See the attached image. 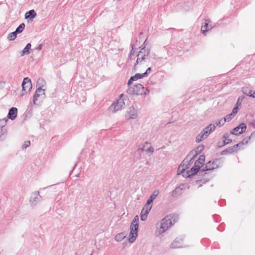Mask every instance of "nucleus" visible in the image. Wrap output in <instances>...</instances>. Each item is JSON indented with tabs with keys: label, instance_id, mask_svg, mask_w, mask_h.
Masks as SVG:
<instances>
[{
	"label": "nucleus",
	"instance_id": "obj_1",
	"mask_svg": "<svg viewBox=\"0 0 255 255\" xmlns=\"http://www.w3.org/2000/svg\"><path fill=\"white\" fill-rule=\"evenodd\" d=\"M173 217L170 215H168L161 221L158 225L159 227H157V232L159 235L164 233L175 224L176 221L175 219H173Z\"/></svg>",
	"mask_w": 255,
	"mask_h": 255
},
{
	"label": "nucleus",
	"instance_id": "obj_2",
	"mask_svg": "<svg viewBox=\"0 0 255 255\" xmlns=\"http://www.w3.org/2000/svg\"><path fill=\"white\" fill-rule=\"evenodd\" d=\"M197 156V152L196 150L191 151L187 155V157L182 162L180 166L178 169V174H180V170L182 168L181 172L183 173L184 171L190 168V166L193 164L196 157Z\"/></svg>",
	"mask_w": 255,
	"mask_h": 255
},
{
	"label": "nucleus",
	"instance_id": "obj_3",
	"mask_svg": "<svg viewBox=\"0 0 255 255\" xmlns=\"http://www.w3.org/2000/svg\"><path fill=\"white\" fill-rule=\"evenodd\" d=\"M37 83V85L40 84V85L36 89L33 96V101L34 104H36V102L39 100H42L45 97V90L42 88L44 86L43 84H45L44 80L43 79H39Z\"/></svg>",
	"mask_w": 255,
	"mask_h": 255
},
{
	"label": "nucleus",
	"instance_id": "obj_4",
	"mask_svg": "<svg viewBox=\"0 0 255 255\" xmlns=\"http://www.w3.org/2000/svg\"><path fill=\"white\" fill-rule=\"evenodd\" d=\"M128 86V92L130 94H133L136 95H147L149 93V91L147 89H145L143 86L141 84H138L134 85L133 87Z\"/></svg>",
	"mask_w": 255,
	"mask_h": 255
},
{
	"label": "nucleus",
	"instance_id": "obj_5",
	"mask_svg": "<svg viewBox=\"0 0 255 255\" xmlns=\"http://www.w3.org/2000/svg\"><path fill=\"white\" fill-rule=\"evenodd\" d=\"M216 127L214 124H210L208 126L205 128L202 131L196 136V141L200 142L206 138L215 130Z\"/></svg>",
	"mask_w": 255,
	"mask_h": 255
},
{
	"label": "nucleus",
	"instance_id": "obj_6",
	"mask_svg": "<svg viewBox=\"0 0 255 255\" xmlns=\"http://www.w3.org/2000/svg\"><path fill=\"white\" fill-rule=\"evenodd\" d=\"M122 97L123 94H121L119 96V99L112 104L109 108V111L114 113L125 108V103L124 101V99L122 98Z\"/></svg>",
	"mask_w": 255,
	"mask_h": 255
},
{
	"label": "nucleus",
	"instance_id": "obj_7",
	"mask_svg": "<svg viewBox=\"0 0 255 255\" xmlns=\"http://www.w3.org/2000/svg\"><path fill=\"white\" fill-rule=\"evenodd\" d=\"M223 160L221 158H217L213 161H209L205 165V168L201 170L202 172L213 170L220 168L222 166Z\"/></svg>",
	"mask_w": 255,
	"mask_h": 255
},
{
	"label": "nucleus",
	"instance_id": "obj_8",
	"mask_svg": "<svg viewBox=\"0 0 255 255\" xmlns=\"http://www.w3.org/2000/svg\"><path fill=\"white\" fill-rule=\"evenodd\" d=\"M202 166L201 164L197 160L194 163V166L190 170L187 171L186 174H183V176L187 177L195 175L199 171Z\"/></svg>",
	"mask_w": 255,
	"mask_h": 255
},
{
	"label": "nucleus",
	"instance_id": "obj_9",
	"mask_svg": "<svg viewBox=\"0 0 255 255\" xmlns=\"http://www.w3.org/2000/svg\"><path fill=\"white\" fill-rule=\"evenodd\" d=\"M184 237L183 236L177 238L171 244V248L176 249L179 248L185 247L183 244Z\"/></svg>",
	"mask_w": 255,
	"mask_h": 255
},
{
	"label": "nucleus",
	"instance_id": "obj_10",
	"mask_svg": "<svg viewBox=\"0 0 255 255\" xmlns=\"http://www.w3.org/2000/svg\"><path fill=\"white\" fill-rule=\"evenodd\" d=\"M138 228L130 226V233L128 236V242L132 243L137 237V231Z\"/></svg>",
	"mask_w": 255,
	"mask_h": 255
},
{
	"label": "nucleus",
	"instance_id": "obj_11",
	"mask_svg": "<svg viewBox=\"0 0 255 255\" xmlns=\"http://www.w3.org/2000/svg\"><path fill=\"white\" fill-rule=\"evenodd\" d=\"M246 125L244 123H242L238 127L235 128L231 131V133L232 134L238 135L245 132L246 131Z\"/></svg>",
	"mask_w": 255,
	"mask_h": 255
},
{
	"label": "nucleus",
	"instance_id": "obj_12",
	"mask_svg": "<svg viewBox=\"0 0 255 255\" xmlns=\"http://www.w3.org/2000/svg\"><path fill=\"white\" fill-rule=\"evenodd\" d=\"M22 90L27 92L32 88V84L30 79L28 78H24L22 83Z\"/></svg>",
	"mask_w": 255,
	"mask_h": 255
},
{
	"label": "nucleus",
	"instance_id": "obj_13",
	"mask_svg": "<svg viewBox=\"0 0 255 255\" xmlns=\"http://www.w3.org/2000/svg\"><path fill=\"white\" fill-rule=\"evenodd\" d=\"M42 200L38 191H35L31 194L30 202L32 205H36Z\"/></svg>",
	"mask_w": 255,
	"mask_h": 255
},
{
	"label": "nucleus",
	"instance_id": "obj_14",
	"mask_svg": "<svg viewBox=\"0 0 255 255\" xmlns=\"http://www.w3.org/2000/svg\"><path fill=\"white\" fill-rule=\"evenodd\" d=\"M17 115V109L16 108H11L8 111L7 114V118L11 120H14Z\"/></svg>",
	"mask_w": 255,
	"mask_h": 255
},
{
	"label": "nucleus",
	"instance_id": "obj_15",
	"mask_svg": "<svg viewBox=\"0 0 255 255\" xmlns=\"http://www.w3.org/2000/svg\"><path fill=\"white\" fill-rule=\"evenodd\" d=\"M242 92L247 96L255 98V91L250 89L248 87H243L242 90Z\"/></svg>",
	"mask_w": 255,
	"mask_h": 255
},
{
	"label": "nucleus",
	"instance_id": "obj_16",
	"mask_svg": "<svg viewBox=\"0 0 255 255\" xmlns=\"http://www.w3.org/2000/svg\"><path fill=\"white\" fill-rule=\"evenodd\" d=\"M144 77L145 76H144V74L143 73H137L135 74L134 76L130 77V78L128 80V86L130 85L133 81H136L138 79L142 78L143 77Z\"/></svg>",
	"mask_w": 255,
	"mask_h": 255
},
{
	"label": "nucleus",
	"instance_id": "obj_17",
	"mask_svg": "<svg viewBox=\"0 0 255 255\" xmlns=\"http://www.w3.org/2000/svg\"><path fill=\"white\" fill-rule=\"evenodd\" d=\"M230 134L228 133H226L223 135V143L222 144H219V147H222L223 146L228 144L232 142V139L229 138Z\"/></svg>",
	"mask_w": 255,
	"mask_h": 255
},
{
	"label": "nucleus",
	"instance_id": "obj_18",
	"mask_svg": "<svg viewBox=\"0 0 255 255\" xmlns=\"http://www.w3.org/2000/svg\"><path fill=\"white\" fill-rule=\"evenodd\" d=\"M149 53V50L145 49V47L142 48L141 50L138 52L137 56L141 57V60H144L146 56Z\"/></svg>",
	"mask_w": 255,
	"mask_h": 255
},
{
	"label": "nucleus",
	"instance_id": "obj_19",
	"mask_svg": "<svg viewBox=\"0 0 255 255\" xmlns=\"http://www.w3.org/2000/svg\"><path fill=\"white\" fill-rule=\"evenodd\" d=\"M148 142L146 141L144 143V144L142 145V147H139L138 148L139 151H145L146 152H150L151 154H152L154 151L153 148H152L151 146H150L149 147L147 148V149L145 148V145L148 144Z\"/></svg>",
	"mask_w": 255,
	"mask_h": 255
},
{
	"label": "nucleus",
	"instance_id": "obj_20",
	"mask_svg": "<svg viewBox=\"0 0 255 255\" xmlns=\"http://www.w3.org/2000/svg\"><path fill=\"white\" fill-rule=\"evenodd\" d=\"M159 193V191L158 190H154L147 201V202H148V204H151L153 200L158 196Z\"/></svg>",
	"mask_w": 255,
	"mask_h": 255
},
{
	"label": "nucleus",
	"instance_id": "obj_21",
	"mask_svg": "<svg viewBox=\"0 0 255 255\" xmlns=\"http://www.w3.org/2000/svg\"><path fill=\"white\" fill-rule=\"evenodd\" d=\"M31 47V44L30 43H27L24 49L20 52L21 56H23L24 55L29 54L30 53Z\"/></svg>",
	"mask_w": 255,
	"mask_h": 255
},
{
	"label": "nucleus",
	"instance_id": "obj_22",
	"mask_svg": "<svg viewBox=\"0 0 255 255\" xmlns=\"http://www.w3.org/2000/svg\"><path fill=\"white\" fill-rule=\"evenodd\" d=\"M36 16V13L33 9H31L28 12H26L25 14V18L26 19L30 18L31 19H33Z\"/></svg>",
	"mask_w": 255,
	"mask_h": 255
},
{
	"label": "nucleus",
	"instance_id": "obj_23",
	"mask_svg": "<svg viewBox=\"0 0 255 255\" xmlns=\"http://www.w3.org/2000/svg\"><path fill=\"white\" fill-rule=\"evenodd\" d=\"M128 113L130 119H135L137 118L136 112L133 108H130Z\"/></svg>",
	"mask_w": 255,
	"mask_h": 255
},
{
	"label": "nucleus",
	"instance_id": "obj_24",
	"mask_svg": "<svg viewBox=\"0 0 255 255\" xmlns=\"http://www.w3.org/2000/svg\"><path fill=\"white\" fill-rule=\"evenodd\" d=\"M238 149H236L235 146H232L229 148L222 151V154H226L227 153H232L233 152L237 151Z\"/></svg>",
	"mask_w": 255,
	"mask_h": 255
},
{
	"label": "nucleus",
	"instance_id": "obj_25",
	"mask_svg": "<svg viewBox=\"0 0 255 255\" xmlns=\"http://www.w3.org/2000/svg\"><path fill=\"white\" fill-rule=\"evenodd\" d=\"M150 204H148V202H146V203L145 204L141 211L142 213L148 214V213L150 212L152 208V206H150Z\"/></svg>",
	"mask_w": 255,
	"mask_h": 255
},
{
	"label": "nucleus",
	"instance_id": "obj_26",
	"mask_svg": "<svg viewBox=\"0 0 255 255\" xmlns=\"http://www.w3.org/2000/svg\"><path fill=\"white\" fill-rule=\"evenodd\" d=\"M138 220H139V218H138V216H135L133 220L132 221V222L130 224V227H137L138 228V227H139V225H138Z\"/></svg>",
	"mask_w": 255,
	"mask_h": 255
},
{
	"label": "nucleus",
	"instance_id": "obj_27",
	"mask_svg": "<svg viewBox=\"0 0 255 255\" xmlns=\"http://www.w3.org/2000/svg\"><path fill=\"white\" fill-rule=\"evenodd\" d=\"M126 237V235L124 233H120L118 234L115 238V239L117 242H121Z\"/></svg>",
	"mask_w": 255,
	"mask_h": 255
},
{
	"label": "nucleus",
	"instance_id": "obj_28",
	"mask_svg": "<svg viewBox=\"0 0 255 255\" xmlns=\"http://www.w3.org/2000/svg\"><path fill=\"white\" fill-rule=\"evenodd\" d=\"M25 24L24 23H21L16 29L15 32L17 33H20L22 32L25 27Z\"/></svg>",
	"mask_w": 255,
	"mask_h": 255
},
{
	"label": "nucleus",
	"instance_id": "obj_29",
	"mask_svg": "<svg viewBox=\"0 0 255 255\" xmlns=\"http://www.w3.org/2000/svg\"><path fill=\"white\" fill-rule=\"evenodd\" d=\"M17 33L15 31H13L12 32L10 33L7 36V39L9 40H14L17 36Z\"/></svg>",
	"mask_w": 255,
	"mask_h": 255
},
{
	"label": "nucleus",
	"instance_id": "obj_30",
	"mask_svg": "<svg viewBox=\"0 0 255 255\" xmlns=\"http://www.w3.org/2000/svg\"><path fill=\"white\" fill-rule=\"evenodd\" d=\"M182 190L180 187H176L172 192V196H176V194H181V190Z\"/></svg>",
	"mask_w": 255,
	"mask_h": 255
},
{
	"label": "nucleus",
	"instance_id": "obj_31",
	"mask_svg": "<svg viewBox=\"0 0 255 255\" xmlns=\"http://www.w3.org/2000/svg\"><path fill=\"white\" fill-rule=\"evenodd\" d=\"M209 29V24L208 23H205L204 25H203L201 27V32L202 33H205L206 31H208Z\"/></svg>",
	"mask_w": 255,
	"mask_h": 255
},
{
	"label": "nucleus",
	"instance_id": "obj_32",
	"mask_svg": "<svg viewBox=\"0 0 255 255\" xmlns=\"http://www.w3.org/2000/svg\"><path fill=\"white\" fill-rule=\"evenodd\" d=\"M225 122H226V121H225V119H221V120L218 121V122H216V123L214 124L215 125V127L216 126L221 127L222 126L224 125Z\"/></svg>",
	"mask_w": 255,
	"mask_h": 255
},
{
	"label": "nucleus",
	"instance_id": "obj_33",
	"mask_svg": "<svg viewBox=\"0 0 255 255\" xmlns=\"http://www.w3.org/2000/svg\"><path fill=\"white\" fill-rule=\"evenodd\" d=\"M205 160V156L204 155H201L199 156V158L197 160L203 166L204 164V162Z\"/></svg>",
	"mask_w": 255,
	"mask_h": 255
},
{
	"label": "nucleus",
	"instance_id": "obj_34",
	"mask_svg": "<svg viewBox=\"0 0 255 255\" xmlns=\"http://www.w3.org/2000/svg\"><path fill=\"white\" fill-rule=\"evenodd\" d=\"M251 139V136H248L244 138L243 140L241 142L242 145L247 144Z\"/></svg>",
	"mask_w": 255,
	"mask_h": 255
},
{
	"label": "nucleus",
	"instance_id": "obj_35",
	"mask_svg": "<svg viewBox=\"0 0 255 255\" xmlns=\"http://www.w3.org/2000/svg\"><path fill=\"white\" fill-rule=\"evenodd\" d=\"M234 117H235V116L234 115V114L231 113V114L228 115L226 117H225L224 119H225V121L226 122H229Z\"/></svg>",
	"mask_w": 255,
	"mask_h": 255
},
{
	"label": "nucleus",
	"instance_id": "obj_36",
	"mask_svg": "<svg viewBox=\"0 0 255 255\" xmlns=\"http://www.w3.org/2000/svg\"><path fill=\"white\" fill-rule=\"evenodd\" d=\"M30 141L29 140L25 141L22 144V148L23 149H25L26 148H27L28 147H29L30 146Z\"/></svg>",
	"mask_w": 255,
	"mask_h": 255
},
{
	"label": "nucleus",
	"instance_id": "obj_37",
	"mask_svg": "<svg viewBox=\"0 0 255 255\" xmlns=\"http://www.w3.org/2000/svg\"><path fill=\"white\" fill-rule=\"evenodd\" d=\"M244 99V97H239L238 99L237 102V106H239L242 105V102Z\"/></svg>",
	"mask_w": 255,
	"mask_h": 255
},
{
	"label": "nucleus",
	"instance_id": "obj_38",
	"mask_svg": "<svg viewBox=\"0 0 255 255\" xmlns=\"http://www.w3.org/2000/svg\"><path fill=\"white\" fill-rule=\"evenodd\" d=\"M136 57H137V59L136 60V62L134 64V69H135L136 66L137 64H139V63H140L141 62H142V61L144 60H141V57H140L139 56H136Z\"/></svg>",
	"mask_w": 255,
	"mask_h": 255
},
{
	"label": "nucleus",
	"instance_id": "obj_39",
	"mask_svg": "<svg viewBox=\"0 0 255 255\" xmlns=\"http://www.w3.org/2000/svg\"><path fill=\"white\" fill-rule=\"evenodd\" d=\"M7 122V120L5 119H3L0 120V128H3Z\"/></svg>",
	"mask_w": 255,
	"mask_h": 255
},
{
	"label": "nucleus",
	"instance_id": "obj_40",
	"mask_svg": "<svg viewBox=\"0 0 255 255\" xmlns=\"http://www.w3.org/2000/svg\"><path fill=\"white\" fill-rule=\"evenodd\" d=\"M148 214H146L145 213H142L141 212L140 215V219L142 221H145L147 217Z\"/></svg>",
	"mask_w": 255,
	"mask_h": 255
},
{
	"label": "nucleus",
	"instance_id": "obj_41",
	"mask_svg": "<svg viewBox=\"0 0 255 255\" xmlns=\"http://www.w3.org/2000/svg\"><path fill=\"white\" fill-rule=\"evenodd\" d=\"M136 56H137L136 54H134L133 53H130L129 55V60H134L135 59V58L136 57Z\"/></svg>",
	"mask_w": 255,
	"mask_h": 255
},
{
	"label": "nucleus",
	"instance_id": "obj_42",
	"mask_svg": "<svg viewBox=\"0 0 255 255\" xmlns=\"http://www.w3.org/2000/svg\"><path fill=\"white\" fill-rule=\"evenodd\" d=\"M204 149V146L203 145H199L198 146L196 149H194V150H196L197 152V154H198V152H201Z\"/></svg>",
	"mask_w": 255,
	"mask_h": 255
},
{
	"label": "nucleus",
	"instance_id": "obj_43",
	"mask_svg": "<svg viewBox=\"0 0 255 255\" xmlns=\"http://www.w3.org/2000/svg\"><path fill=\"white\" fill-rule=\"evenodd\" d=\"M151 70V69L150 67L148 68L147 69V70H146V71L143 73L144 74V76L145 77H146L148 75V74L150 73Z\"/></svg>",
	"mask_w": 255,
	"mask_h": 255
},
{
	"label": "nucleus",
	"instance_id": "obj_44",
	"mask_svg": "<svg viewBox=\"0 0 255 255\" xmlns=\"http://www.w3.org/2000/svg\"><path fill=\"white\" fill-rule=\"evenodd\" d=\"M238 106H236L233 109V111H232V114H234V115L235 116V115L238 112Z\"/></svg>",
	"mask_w": 255,
	"mask_h": 255
},
{
	"label": "nucleus",
	"instance_id": "obj_45",
	"mask_svg": "<svg viewBox=\"0 0 255 255\" xmlns=\"http://www.w3.org/2000/svg\"><path fill=\"white\" fill-rule=\"evenodd\" d=\"M234 146H235V147L236 149H238L237 148H238V147L241 148V146H243V145H242V143H241V142H239V143H238V144H237L235 145Z\"/></svg>",
	"mask_w": 255,
	"mask_h": 255
},
{
	"label": "nucleus",
	"instance_id": "obj_46",
	"mask_svg": "<svg viewBox=\"0 0 255 255\" xmlns=\"http://www.w3.org/2000/svg\"><path fill=\"white\" fill-rule=\"evenodd\" d=\"M42 44H40L37 47H36V50H40L42 48Z\"/></svg>",
	"mask_w": 255,
	"mask_h": 255
},
{
	"label": "nucleus",
	"instance_id": "obj_47",
	"mask_svg": "<svg viewBox=\"0 0 255 255\" xmlns=\"http://www.w3.org/2000/svg\"><path fill=\"white\" fill-rule=\"evenodd\" d=\"M133 53L134 54H135V51H134V50H133V48H132V50H131V51H130V53Z\"/></svg>",
	"mask_w": 255,
	"mask_h": 255
},
{
	"label": "nucleus",
	"instance_id": "obj_48",
	"mask_svg": "<svg viewBox=\"0 0 255 255\" xmlns=\"http://www.w3.org/2000/svg\"><path fill=\"white\" fill-rule=\"evenodd\" d=\"M223 143V142H221V141H219L218 142V146H219V144H222Z\"/></svg>",
	"mask_w": 255,
	"mask_h": 255
}]
</instances>
